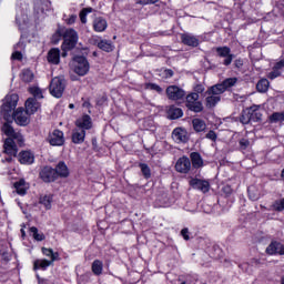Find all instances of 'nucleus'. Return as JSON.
Listing matches in <instances>:
<instances>
[{"instance_id":"8fccbe9b","label":"nucleus","mask_w":284,"mask_h":284,"mask_svg":"<svg viewBox=\"0 0 284 284\" xmlns=\"http://www.w3.org/2000/svg\"><path fill=\"white\" fill-rule=\"evenodd\" d=\"M240 146L242 148V150H247V148H250V140L241 139L240 140Z\"/></svg>"},{"instance_id":"58836bf2","label":"nucleus","mask_w":284,"mask_h":284,"mask_svg":"<svg viewBox=\"0 0 284 284\" xmlns=\"http://www.w3.org/2000/svg\"><path fill=\"white\" fill-rule=\"evenodd\" d=\"M239 79L236 78H227L222 82V87L224 88L225 91L230 90V88H234L236 85V82Z\"/></svg>"},{"instance_id":"6ab92c4d","label":"nucleus","mask_w":284,"mask_h":284,"mask_svg":"<svg viewBox=\"0 0 284 284\" xmlns=\"http://www.w3.org/2000/svg\"><path fill=\"white\" fill-rule=\"evenodd\" d=\"M57 179L61 176L62 179H68L70 176V170H68V165L65 162H59L54 169Z\"/></svg>"},{"instance_id":"e433bc0d","label":"nucleus","mask_w":284,"mask_h":284,"mask_svg":"<svg viewBox=\"0 0 284 284\" xmlns=\"http://www.w3.org/2000/svg\"><path fill=\"white\" fill-rule=\"evenodd\" d=\"M30 233L32 234L34 241H45V235L43 233H39V229L36 226L30 227Z\"/></svg>"},{"instance_id":"4468645a","label":"nucleus","mask_w":284,"mask_h":284,"mask_svg":"<svg viewBox=\"0 0 284 284\" xmlns=\"http://www.w3.org/2000/svg\"><path fill=\"white\" fill-rule=\"evenodd\" d=\"M172 136L176 143H187V141L190 140V135H187V131L182 128H176L172 132Z\"/></svg>"},{"instance_id":"2eb2a0df","label":"nucleus","mask_w":284,"mask_h":284,"mask_svg":"<svg viewBox=\"0 0 284 284\" xmlns=\"http://www.w3.org/2000/svg\"><path fill=\"white\" fill-rule=\"evenodd\" d=\"M75 125L78 130H83L84 132L85 130H92V118L88 114L82 115L75 121Z\"/></svg>"},{"instance_id":"9b49d317","label":"nucleus","mask_w":284,"mask_h":284,"mask_svg":"<svg viewBox=\"0 0 284 284\" xmlns=\"http://www.w3.org/2000/svg\"><path fill=\"white\" fill-rule=\"evenodd\" d=\"M191 169L192 162L187 156L180 158L175 164L176 172H180L181 174H187Z\"/></svg>"},{"instance_id":"864d4df0","label":"nucleus","mask_w":284,"mask_h":284,"mask_svg":"<svg viewBox=\"0 0 284 284\" xmlns=\"http://www.w3.org/2000/svg\"><path fill=\"white\" fill-rule=\"evenodd\" d=\"M156 1H159V0H138L136 3L139 6H148L150 3H156Z\"/></svg>"},{"instance_id":"f3484780","label":"nucleus","mask_w":284,"mask_h":284,"mask_svg":"<svg viewBox=\"0 0 284 284\" xmlns=\"http://www.w3.org/2000/svg\"><path fill=\"white\" fill-rule=\"evenodd\" d=\"M18 159L22 165H32L34 163V153L31 151H21Z\"/></svg>"},{"instance_id":"6e6552de","label":"nucleus","mask_w":284,"mask_h":284,"mask_svg":"<svg viewBox=\"0 0 284 284\" xmlns=\"http://www.w3.org/2000/svg\"><path fill=\"white\" fill-rule=\"evenodd\" d=\"M217 55L224 59V65H231L234 60V54H232V50L229 47H217L215 49Z\"/></svg>"},{"instance_id":"a18cd8bd","label":"nucleus","mask_w":284,"mask_h":284,"mask_svg":"<svg viewBox=\"0 0 284 284\" xmlns=\"http://www.w3.org/2000/svg\"><path fill=\"white\" fill-rule=\"evenodd\" d=\"M170 114L171 119H181V116H183V110L180 108L171 109Z\"/></svg>"},{"instance_id":"5701e85b","label":"nucleus","mask_w":284,"mask_h":284,"mask_svg":"<svg viewBox=\"0 0 284 284\" xmlns=\"http://www.w3.org/2000/svg\"><path fill=\"white\" fill-rule=\"evenodd\" d=\"M250 109L251 112V122L258 123L263 119V113H261V105H253Z\"/></svg>"},{"instance_id":"dca6fc26","label":"nucleus","mask_w":284,"mask_h":284,"mask_svg":"<svg viewBox=\"0 0 284 284\" xmlns=\"http://www.w3.org/2000/svg\"><path fill=\"white\" fill-rule=\"evenodd\" d=\"M181 41L184 45H189L191 48H199V38L191 33H182Z\"/></svg>"},{"instance_id":"412c9836","label":"nucleus","mask_w":284,"mask_h":284,"mask_svg":"<svg viewBox=\"0 0 284 284\" xmlns=\"http://www.w3.org/2000/svg\"><path fill=\"white\" fill-rule=\"evenodd\" d=\"M93 30L95 32H105L108 30V21L101 17L93 20Z\"/></svg>"},{"instance_id":"9d476101","label":"nucleus","mask_w":284,"mask_h":284,"mask_svg":"<svg viewBox=\"0 0 284 284\" xmlns=\"http://www.w3.org/2000/svg\"><path fill=\"white\" fill-rule=\"evenodd\" d=\"M40 179L44 183H54V181H57V171H54V169H52L50 166H44L40 171Z\"/></svg>"},{"instance_id":"79ce46f5","label":"nucleus","mask_w":284,"mask_h":284,"mask_svg":"<svg viewBox=\"0 0 284 284\" xmlns=\"http://www.w3.org/2000/svg\"><path fill=\"white\" fill-rule=\"evenodd\" d=\"M94 9L92 8H83L81 11H80V21L81 23H88V14H90V12H93Z\"/></svg>"},{"instance_id":"7ed1b4c3","label":"nucleus","mask_w":284,"mask_h":284,"mask_svg":"<svg viewBox=\"0 0 284 284\" xmlns=\"http://www.w3.org/2000/svg\"><path fill=\"white\" fill-rule=\"evenodd\" d=\"M74 72L79 77H85L90 72V63L85 57L78 55L73 59Z\"/></svg>"},{"instance_id":"4c0bfd02","label":"nucleus","mask_w":284,"mask_h":284,"mask_svg":"<svg viewBox=\"0 0 284 284\" xmlns=\"http://www.w3.org/2000/svg\"><path fill=\"white\" fill-rule=\"evenodd\" d=\"M42 254H44V256H49V258H51L52 263H54V261H57L59 258V253H54V251H52V248L42 247Z\"/></svg>"},{"instance_id":"473e14b6","label":"nucleus","mask_w":284,"mask_h":284,"mask_svg":"<svg viewBox=\"0 0 284 284\" xmlns=\"http://www.w3.org/2000/svg\"><path fill=\"white\" fill-rule=\"evenodd\" d=\"M240 121L241 123H243V125H247V123H252V113L250 111V109H245L241 116H240Z\"/></svg>"},{"instance_id":"a19ab883","label":"nucleus","mask_w":284,"mask_h":284,"mask_svg":"<svg viewBox=\"0 0 284 284\" xmlns=\"http://www.w3.org/2000/svg\"><path fill=\"white\" fill-rule=\"evenodd\" d=\"M30 94L34 97L33 99H43V91L39 87H31L29 88Z\"/></svg>"},{"instance_id":"f257e3e1","label":"nucleus","mask_w":284,"mask_h":284,"mask_svg":"<svg viewBox=\"0 0 284 284\" xmlns=\"http://www.w3.org/2000/svg\"><path fill=\"white\" fill-rule=\"evenodd\" d=\"M63 43L61 45L62 48V57H68V52L70 50H74V47L77 45V42L79 41V34L74 29H67L63 33Z\"/></svg>"},{"instance_id":"aec40b11","label":"nucleus","mask_w":284,"mask_h":284,"mask_svg":"<svg viewBox=\"0 0 284 284\" xmlns=\"http://www.w3.org/2000/svg\"><path fill=\"white\" fill-rule=\"evenodd\" d=\"M41 108V104L37 102V99L29 98L26 101V110L31 115L34 114V112H38V110Z\"/></svg>"},{"instance_id":"20e7f679","label":"nucleus","mask_w":284,"mask_h":284,"mask_svg":"<svg viewBox=\"0 0 284 284\" xmlns=\"http://www.w3.org/2000/svg\"><path fill=\"white\" fill-rule=\"evenodd\" d=\"M186 108H189L191 112H203V103L199 101L197 93L186 95Z\"/></svg>"},{"instance_id":"1a4fd4ad","label":"nucleus","mask_w":284,"mask_h":284,"mask_svg":"<svg viewBox=\"0 0 284 284\" xmlns=\"http://www.w3.org/2000/svg\"><path fill=\"white\" fill-rule=\"evenodd\" d=\"M48 142L53 146H61L65 143V136L63 135V131L54 130L48 138Z\"/></svg>"},{"instance_id":"ea45409f","label":"nucleus","mask_w":284,"mask_h":284,"mask_svg":"<svg viewBox=\"0 0 284 284\" xmlns=\"http://www.w3.org/2000/svg\"><path fill=\"white\" fill-rule=\"evenodd\" d=\"M40 203L44 205L45 210H50L52 207V195H44L40 197Z\"/></svg>"},{"instance_id":"f03ea898","label":"nucleus","mask_w":284,"mask_h":284,"mask_svg":"<svg viewBox=\"0 0 284 284\" xmlns=\"http://www.w3.org/2000/svg\"><path fill=\"white\" fill-rule=\"evenodd\" d=\"M63 92H65V78H53L50 83V93L52 97H55V99H61V97H63Z\"/></svg>"},{"instance_id":"423d86ee","label":"nucleus","mask_w":284,"mask_h":284,"mask_svg":"<svg viewBox=\"0 0 284 284\" xmlns=\"http://www.w3.org/2000/svg\"><path fill=\"white\" fill-rule=\"evenodd\" d=\"M166 97L171 101H181V99H185V90L176 85H170L166 89Z\"/></svg>"},{"instance_id":"0e129e2a","label":"nucleus","mask_w":284,"mask_h":284,"mask_svg":"<svg viewBox=\"0 0 284 284\" xmlns=\"http://www.w3.org/2000/svg\"><path fill=\"white\" fill-rule=\"evenodd\" d=\"M22 236H26V230L21 229Z\"/></svg>"},{"instance_id":"c756f323","label":"nucleus","mask_w":284,"mask_h":284,"mask_svg":"<svg viewBox=\"0 0 284 284\" xmlns=\"http://www.w3.org/2000/svg\"><path fill=\"white\" fill-rule=\"evenodd\" d=\"M192 124H193V130H195V132H203L205 131V128H207V124H205V121L201 119H193Z\"/></svg>"},{"instance_id":"72a5a7b5","label":"nucleus","mask_w":284,"mask_h":284,"mask_svg":"<svg viewBox=\"0 0 284 284\" xmlns=\"http://www.w3.org/2000/svg\"><path fill=\"white\" fill-rule=\"evenodd\" d=\"M256 90L265 93L267 90H270V81L267 79H262L256 84Z\"/></svg>"},{"instance_id":"e2e57ef3","label":"nucleus","mask_w":284,"mask_h":284,"mask_svg":"<svg viewBox=\"0 0 284 284\" xmlns=\"http://www.w3.org/2000/svg\"><path fill=\"white\" fill-rule=\"evenodd\" d=\"M12 156H13V155H9V156L6 159L7 163H11V162H12Z\"/></svg>"},{"instance_id":"052dcab7","label":"nucleus","mask_w":284,"mask_h":284,"mask_svg":"<svg viewBox=\"0 0 284 284\" xmlns=\"http://www.w3.org/2000/svg\"><path fill=\"white\" fill-rule=\"evenodd\" d=\"M280 255L284 256V244H282V247L280 248Z\"/></svg>"},{"instance_id":"09e8293b","label":"nucleus","mask_w":284,"mask_h":284,"mask_svg":"<svg viewBox=\"0 0 284 284\" xmlns=\"http://www.w3.org/2000/svg\"><path fill=\"white\" fill-rule=\"evenodd\" d=\"M203 92H205V87H203V84H197L194 87V92L193 94H203Z\"/></svg>"},{"instance_id":"de8ad7c7","label":"nucleus","mask_w":284,"mask_h":284,"mask_svg":"<svg viewBox=\"0 0 284 284\" xmlns=\"http://www.w3.org/2000/svg\"><path fill=\"white\" fill-rule=\"evenodd\" d=\"M14 109L10 106V104L8 102H6L4 104H2L1 106V112L4 115V119L7 116V114H9V112H12Z\"/></svg>"},{"instance_id":"6e6d98bb","label":"nucleus","mask_w":284,"mask_h":284,"mask_svg":"<svg viewBox=\"0 0 284 284\" xmlns=\"http://www.w3.org/2000/svg\"><path fill=\"white\" fill-rule=\"evenodd\" d=\"M181 234H182L184 241H190V231L187 229H183L181 231Z\"/></svg>"},{"instance_id":"ddd939ff","label":"nucleus","mask_w":284,"mask_h":284,"mask_svg":"<svg viewBox=\"0 0 284 284\" xmlns=\"http://www.w3.org/2000/svg\"><path fill=\"white\" fill-rule=\"evenodd\" d=\"M190 185L193 187V190H200V192H203V194L210 192V182L205 180L192 179L190 181Z\"/></svg>"},{"instance_id":"4be33fe9","label":"nucleus","mask_w":284,"mask_h":284,"mask_svg":"<svg viewBox=\"0 0 284 284\" xmlns=\"http://www.w3.org/2000/svg\"><path fill=\"white\" fill-rule=\"evenodd\" d=\"M85 141V131L83 129L75 128L72 132V143L81 144Z\"/></svg>"},{"instance_id":"39448f33","label":"nucleus","mask_w":284,"mask_h":284,"mask_svg":"<svg viewBox=\"0 0 284 284\" xmlns=\"http://www.w3.org/2000/svg\"><path fill=\"white\" fill-rule=\"evenodd\" d=\"M13 120L17 123V125L26 126L30 123V113L24 110L23 108H18L13 112Z\"/></svg>"},{"instance_id":"a878e982","label":"nucleus","mask_w":284,"mask_h":284,"mask_svg":"<svg viewBox=\"0 0 284 284\" xmlns=\"http://www.w3.org/2000/svg\"><path fill=\"white\" fill-rule=\"evenodd\" d=\"M225 91V88L223 87L222 83L219 84H214L212 87H210L205 94H214L215 97H221V94H223Z\"/></svg>"},{"instance_id":"393cba45","label":"nucleus","mask_w":284,"mask_h":284,"mask_svg":"<svg viewBox=\"0 0 284 284\" xmlns=\"http://www.w3.org/2000/svg\"><path fill=\"white\" fill-rule=\"evenodd\" d=\"M282 247H283V244L281 242L273 241L266 247V254H270V256H274V254H281V248Z\"/></svg>"},{"instance_id":"4d7b16f0","label":"nucleus","mask_w":284,"mask_h":284,"mask_svg":"<svg viewBox=\"0 0 284 284\" xmlns=\"http://www.w3.org/2000/svg\"><path fill=\"white\" fill-rule=\"evenodd\" d=\"M68 26H72L73 23L77 22V14H72L69 17V19L65 20Z\"/></svg>"},{"instance_id":"a211bd4d","label":"nucleus","mask_w":284,"mask_h":284,"mask_svg":"<svg viewBox=\"0 0 284 284\" xmlns=\"http://www.w3.org/2000/svg\"><path fill=\"white\" fill-rule=\"evenodd\" d=\"M47 60L53 65H59V63H61V50H59L58 48L51 49L48 52Z\"/></svg>"},{"instance_id":"3c124183","label":"nucleus","mask_w":284,"mask_h":284,"mask_svg":"<svg viewBox=\"0 0 284 284\" xmlns=\"http://www.w3.org/2000/svg\"><path fill=\"white\" fill-rule=\"evenodd\" d=\"M278 77H281V71H278L276 69H273V71L268 73V79L274 80V79H276Z\"/></svg>"},{"instance_id":"c9c22d12","label":"nucleus","mask_w":284,"mask_h":284,"mask_svg":"<svg viewBox=\"0 0 284 284\" xmlns=\"http://www.w3.org/2000/svg\"><path fill=\"white\" fill-rule=\"evenodd\" d=\"M270 123H283L284 121V112H274L268 118Z\"/></svg>"},{"instance_id":"c85d7f7f","label":"nucleus","mask_w":284,"mask_h":284,"mask_svg":"<svg viewBox=\"0 0 284 284\" xmlns=\"http://www.w3.org/2000/svg\"><path fill=\"white\" fill-rule=\"evenodd\" d=\"M52 263V261L48 260H36L33 263V270H48Z\"/></svg>"},{"instance_id":"bf43d9fd","label":"nucleus","mask_w":284,"mask_h":284,"mask_svg":"<svg viewBox=\"0 0 284 284\" xmlns=\"http://www.w3.org/2000/svg\"><path fill=\"white\" fill-rule=\"evenodd\" d=\"M165 74H166V77H174V71L168 69V70H165Z\"/></svg>"},{"instance_id":"37998d69","label":"nucleus","mask_w":284,"mask_h":284,"mask_svg":"<svg viewBox=\"0 0 284 284\" xmlns=\"http://www.w3.org/2000/svg\"><path fill=\"white\" fill-rule=\"evenodd\" d=\"M7 103L14 110V108H17V103H19V95L11 94L7 98Z\"/></svg>"},{"instance_id":"f704fd0d","label":"nucleus","mask_w":284,"mask_h":284,"mask_svg":"<svg viewBox=\"0 0 284 284\" xmlns=\"http://www.w3.org/2000/svg\"><path fill=\"white\" fill-rule=\"evenodd\" d=\"M20 77L22 81H24V83H31V81L34 80V73H32V71H30L29 69L22 70Z\"/></svg>"},{"instance_id":"13d9d810","label":"nucleus","mask_w":284,"mask_h":284,"mask_svg":"<svg viewBox=\"0 0 284 284\" xmlns=\"http://www.w3.org/2000/svg\"><path fill=\"white\" fill-rule=\"evenodd\" d=\"M206 139H210L211 141H216V132L209 131V133L206 134Z\"/></svg>"},{"instance_id":"69168bd1","label":"nucleus","mask_w":284,"mask_h":284,"mask_svg":"<svg viewBox=\"0 0 284 284\" xmlns=\"http://www.w3.org/2000/svg\"><path fill=\"white\" fill-rule=\"evenodd\" d=\"M70 110H74V104H69Z\"/></svg>"},{"instance_id":"680f3d73","label":"nucleus","mask_w":284,"mask_h":284,"mask_svg":"<svg viewBox=\"0 0 284 284\" xmlns=\"http://www.w3.org/2000/svg\"><path fill=\"white\" fill-rule=\"evenodd\" d=\"M82 105L83 108H90V101H84Z\"/></svg>"},{"instance_id":"b1692460","label":"nucleus","mask_w":284,"mask_h":284,"mask_svg":"<svg viewBox=\"0 0 284 284\" xmlns=\"http://www.w3.org/2000/svg\"><path fill=\"white\" fill-rule=\"evenodd\" d=\"M13 187L16 189L17 194L23 196L28 192L30 185L26 183V180H20L13 184Z\"/></svg>"},{"instance_id":"7c9ffc66","label":"nucleus","mask_w":284,"mask_h":284,"mask_svg":"<svg viewBox=\"0 0 284 284\" xmlns=\"http://www.w3.org/2000/svg\"><path fill=\"white\" fill-rule=\"evenodd\" d=\"M92 272L95 274V276H101L103 274V262L100 260H95L92 263Z\"/></svg>"},{"instance_id":"2f4dec72","label":"nucleus","mask_w":284,"mask_h":284,"mask_svg":"<svg viewBox=\"0 0 284 284\" xmlns=\"http://www.w3.org/2000/svg\"><path fill=\"white\" fill-rule=\"evenodd\" d=\"M98 48L100 50H103L104 52H112V50H114V45H112V42H110L108 40H101L98 43Z\"/></svg>"},{"instance_id":"f8f14e48","label":"nucleus","mask_w":284,"mask_h":284,"mask_svg":"<svg viewBox=\"0 0 284 284\" xmlns=\"http://www.w3.org/2000/svg\"><path fill=\"white\" fill-rule=\"evenodd\" d=\"M3 152L8 154V156H17V143L13 138H7L3 143Z\"/></svg>"},{"instance_id":"774afa93","label":"nucleus","mask_w":284,"mask_h":284,"mask_svg":"<svg viewBox=\"0 0 284 284\" xmlns=\"http://www.w3.org/2000/svg\"><path fill=\"white\" fill-rule=\"evenodd\" d=\"M282 179H284V169H283V171H282Z\"/></svg>"},{"instance_id":"0eeeda50","label":"nucleus","mask_w":284,"mask_h":284,"mask_svg":"<svg viewBox=\"0 0 284 284\" xmlns=\"http://www.w3.org/2000/svg\"><path fill=\"white\" fill-rule=\"evenodd\" d=\"M2 132L8 136V139H14L17 143H23V135L17 131H14V128L10 125V123H4L2 125Z\"/></svg>"},{"instance_id":"bb28decb","label":"nucleus","mask_w":284,"mask_h":284,"mask_svg":"<svg viewBox=\"0 0 284 284\" xmlns=\"http://www.w3.org/2000/svg\"><path fill=\"white\" fill-rule=\"evenodd\" d=\"M192 165L195 168V170H199V168H203V158H201V154L199 152H192L190 154Z\"/></svg>"},{"instance_id":"c03bdc74","label":"nucleus","mask_w":284,"mask_h":284,"mask_svg":"<svg viewBox=\"0 0 284 284\" xmlns=\"http://www.w3.org/2000/svg\"><path fill=\"white\" fill-rule=\"evenodd\" d=\"M140 168L144 179H150L152 176V172L150 171V166H148V164L141 163Z\"/></svg>"},{"instance_id":"49530a36","label":"nucleus","mask_w":284,"mask_h":284,"mask_svg":"<svg viewBox=\"0 0 284 284\" xmlns=\"http://www.w3.org/2000/svg\"><path fill=\"white\" fill-rule=\"evenodd\" d=\"M145 89L146 90H154L155 92H159V94H161V92H163V89L156 83H146Z\"/></svg>"},{"instance_id":"603ef678","label":"nucleus","mask_w":284,"mask_h":284,"mask_svg":"<svg viewBox=\"0 0 284 284\" xmlns=\"http://www.w3.org/2000/svg\"><path fill=\"white\" fill-rule=\"evenodd\" d=\"M11 59H14L16 61H21L23 59V54L20 51H16L12 53Z\"/></svg>"},{"instance_id":"cd10ccee","label":"nucleus","mask_w":284,"mask_h":284,"mask_svg":"<svg viewBox=\"0 0 284 284\" xmlns=\"http://www.w3.org/2000/svg\"><path fill=\"white\" fill-rule=\"evenodd\" d=\"M221 102V97L214 94H206L205 105L206 108H215Z\"/></svg>"},{"instance_id":"338daca9","label":"nucleus","mask_w":284,"mask_h":284,"mask_svg":"<svg viewBox=\"0 0 284 284\" xmlns=\"http://www.w3.org/2000/svg\"><path fill=\"white\" fill-rule=\"evenodd\" d=\"M281 284H284V275L281 277Z\"/></svg>"},{"instance_id":"5fc2aeb1","label":"nucleus","mask_w":284,"mask_h":284,"mask_svg":"<svg viewBox=\"0 0 284 284\" xmlns=\"http://www.w3.org/2000/svg\"><path fill=\"white\" fill-rule=\"evenodd\" d=\"M274 70H277L278 72H281V70L284 69V60H280L278 62H276V64L273 68Z\"/></svg>"}]
</instances>
